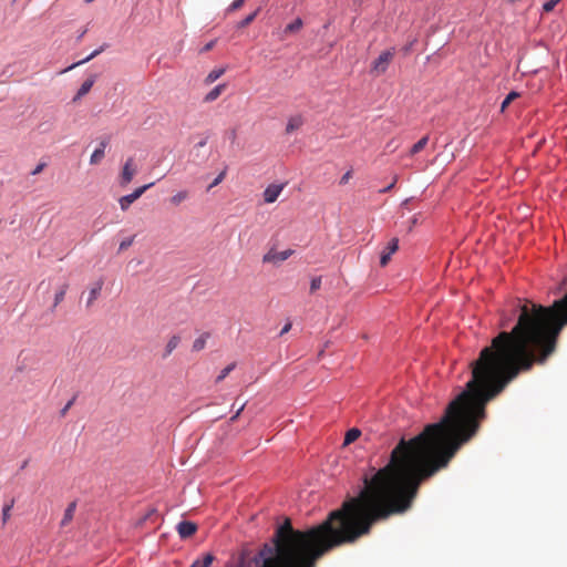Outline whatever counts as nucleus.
<instances>
[{
  "label": "nucleus",
  "mask_w": 567,
  "mask_h": 567,
  "mask_svg": "<svg viewBox=\"0 0 567 567\" xmlns=\"http://www.w3.org/2000/svg\"><path fill=\"white\" fill-rule=\"evenodd\" d=\"M225 177V172H221L209 186L210 188L218 185Z\"/></svg>",
  "instance_id": "f704fd0d"
},
{
  "label": "nucleus",
  "mask_w": 567,
  "mask_h": 567,
  "mask_svg": "<svg viewBox=\"0 0 567 567\" xmlns=\"http://www.w3.org/2000/svg\"><path fill=\"white\" fill-rule=\"evenodd\" d=\"M44 167H45V163H40V164H38L35 166V168L32 171L31 174L32 175H38V174H40L43 171Z\"/></svg>",
  "instance_id": "72a5a7b5"
},
{
  "label": "nucleus",
  "mask_w": 567,
  "mask_h": 567,
  "mask_svg": "<svg viewBox=\"0 0 567 567\" xmlns=\"http://www.w3.org/2000/svg\"><path fill=\"white\" fill-rule=\"evenodd\" d=\"M176 529L181 538H188L196 533L197 525L189 520H182L177 524Z\"/></svg>",
  "instance_id": "423d86ee"
},
{
  "label": "nucleus",
  "mask_w": 567,
  "mask_h": 567,
  "mask_svg": "<svg viewBox=\"0 0 567 567\" xmlns=\"http://www.w3.org/2000/svg\"><path fill=\"white\" fill-rule=\"evenodd\" d=\"M291 327H292V323H291L290 321H289V322H287V323L284 326V328L281 329V331H280V336H284V334L288 333V332L290 331Z\"/></svg>",
  "instance_id": "e433bc0d"
},
{
  "label": "nucleus",
  "mask_w": 567,
  "mask_h": 567,
  "mask_svg": "<svg viewBox=\"0 0 567 567\" xmlns=\"http://www.w3.org/2000/svg\"><path fill=\"white\" fill-rule=\"evenodd\" d=\"M102 287H103L102 280H97L95 284H93V286L90 288V291H89L86 307H91L95 302V300L99 298V296L101 293Z\"/></svg>",
  "instance_id": "9b49d317"
},
{
  "label": "nucleus",
  "mask_w": 567,
  "mask_h": 567,
  "mask_svg": "<svg viewBox=\"0 0 567 567\" xmlns=\"http://www.w3.org/2000/svg\"><path fill=\"white\" fill-rule=\"evenodd\" d=\"M394 55L395 50L393 48L382 51L380 55L372 62L370 73L374 76L384 74L393 61Z\"/></svg>",
  "instance_id": "f03ea898"
},
{
  "label": "nucleus",
  "mask_w": 567,
  "mask_h": 567,
  "mask_svg": "<svg viewBox=\"0 0 567 567\" xmlns=\"http://www.w3.org/2000/svg\"><path fill=\"white\" fill-rule=\"evenodd\" d=\"M244 408H245V403L239 406V409L236 411L235 415L231 417V421L236 420L239 416V414L241 413Z\"/></svg>",
  "instance_id": "a19ab883"
},
{
  "label": "nucleus",
  "mask_w": 567,
  "mask_h": 567,
  "mask_svg": "<svg viewBox=\"0 0 567 567\" xmlns=\"http://www.w3.org/2000/svg\"><path fill=\"white\" fill-rule=\"evenodd\" d=\"M154 185V183L145 184L143 186H140L134 189L132 193L136 199H138L148 188H151Z\"/></svg>",
  "instance_id": "c85d7f7f"
},
{
  "label": "nucleus",
  "mask_w": 567,
  "mask_h": 567,
  "mask_svg": "<svg viewBox=\"0 0 567 567\" xmlns=\"http://www.w3.org/2000/svg\"><path fill=\"white\" fill-rule=\"evenodd\" d=\"M519 96V94L515 91H512L511 93L507 94V96L505 97V100L502 102V105H501V111L504 112L505 109L515 100Z\"/></svg>",
  "instance_id": "cd10ccee"
},
{
  "label": "nucleus",
  "mask_w": 567,
  "mask_h": 567,
  "mask_svg": "<svg viewBox=\"0 0 567 567\" xmlns=\"http://www.w3.org/2000/svg\"><path fill=\"white\" fill-rule=\"evenodd\" d=\"M285 188V184H270L266 187V189L264 190V202L266 204H272L275 203L279 195L281 194V192L284 190Z\"/></svg>",
  "instance_id": "39448f33"
},
{
  "label": "nucleus",
  "mask_w": 567,
  "mask_h": 567,
  "mask_svg": "<svg viewBox=\"0 0 567 567\" xmlns=\"http://www.w3.org/2000/svg\"><path fill=\"white\" fill-rule=\"evenodd\" d=\"M72 404H73V400L69 401V402L66 403V405L62 409L61 414H62V415H65V414H66V412H68V410L71 408V405H72Z\"/></svg>",
  "instance_id": "ea45409f"
},
{
  "label": "nucleus",
  "mask_w": 567,
  "mask_h": 567,
  "mask_svg": "<svg viewBox=\"0 0 567 567\" xmlns=\"http://www.w3.org/2000/svg\"><path fill=\"white\" fill-rule=\"evenodd\" d=\"M69 286L64 284L54 295L53 309H55L63 300Z\"/></svg>",
  "instance_id": "5701e85b"
},
{
  "label": "nucleus",
  "mask_w": 567,
  "mask_h": 567,
  "mask_svg": "<svg viewBox=\"0 0 567 567\" xmlns=\"http://www.w3.org/2000/svg\"><path fill=\"white\" fill-rule=\"evenodd\" d=\"M559 2L560 0H548L543 4V10L545 12H551Z\"/></svg>",
  "instance_id": "c756f323"
},
{
  "label": "nucleus",
  "mask_w": 567,
  "mask_h": 567,
  "mask_svg": "<svg viewBox=\"0 0 567 567\" xmlns=\"http://www.w3.org/2000/svg\"><path fill=\"white\" fill-rule=\"evenodd\" d=\"M519 315L511 331H502L472 361V378L453 400L440 422L415 437L400 442H468L485 419V408L522 372L544 364L555 352L567 324V293L550 307L532 301L517 303Z\"/></svg>",
  "instance_id": "f257e3e1"
},
{
  "label": "nucleus",
  "mask_w": 567,
  "mask_h": 567,
  "mask_svg": "<svg viewBox=\"0 0 567 567\" xmlns=\"http://www.w3.org/2000/svg\"><path fill=\"white\" fill-rule=\"evenodd\" d=\"M216 44V40H212L210 42H208L202 50L200 52H207V51H210Z\"/></svg>",
  "instance_id": "c9c22d12"
},
{
  "label": "nucleus",
  "mask_w": 567,
  "mask_h": 567,
  "mask_svg": "<svg viewBox=\"0 0 567 567\" xmlns=\"http://www.w3.org/2000/svg\"><path fill=\"white\" fill-rule=\"evenodd\" d=\"M107 44H103L100 49L93 51L89 56H86L85 59L72 64L71 66H69L68 69H65L63 72L65 71H69V70H72L73 68L78 66V65H81L83 63H86L89 62L90 60H92L93 58H95L96 55H99L100 53H102L105 49H106Z\"/></svg>",
  "instance_id": "a211bd4d"
},
{
  "label": "nucleus",
  "mask_w": 567,
  "mask_h": 567,
  "mask_svg": "<svg viewBox=\"0 0 567 567\" xmlns=\"http://www.w3.org/2000/svg\"><path fill=\"white\" fill-rule=\"evenodd\" d=\"M214 560L215 557L213 554H205L202 558L194 560L190 567H210Z\"/></svg>",
  "instance_id": "2eb2a0df"
},
{
  "label": "nucleus",
  "mask_w": 567,
  "mask_h": 567,
  "mask_svg": "<svg viewBox=\"0 0 567 567\" xmlns=\"http://www.w3.org/2000/svg\"><path fill=\"white\" fill-rule=\"evenodd\" d=\"M75 509H76V503L75 502H71L68 505L66 509L64 511V515H63V518L61 520V526L62 527H64V526H66L68 524L71 523V520L73 519Z\"/></svg>",
  "instance_id": "4468645a"
},
{
  "label": "nucleus",
  "mask_w": 567,
  "mask_h": 567,
  "mask_svg": "<svg viewBox=\"0 0 567 567\" xmlns=\"http://www.w3.org/2000/svg\"><path fill=\"white\" fill-rule=\"evenodd\" d=\"M303 125V118L301 115H295L291 116L288 120L287 126H286V133L290 134L297 130H299Z\"/></svg>",
  "instance_id": "f8f14e48"
},
{
  "label": "nucleus",
  "mask_w": 567,
  "mask_h": 567,
  "mask_svg": "<svg viewBox=\"0 0 567 567\" xmlns=\"http://www.w3.org/2000/svg\"><path fill=\"white\" fill-rule=\"evenodd\" d=\"M292 254L293 251L291 249H287L284 251L270 249L267 254L264 255L262 261L277 265L287 260Z\"/></svg>",
  "instance_id": "20e7f679"
},
{
  "label": "nucleus",
  "mask_w": 567,
  "mask_h": 567,
  "mask_svg": "<svg viewBox=\"0 0 567 567\" xmlns=\"http://www.w3.org/2000/svg\"><path fill=\"white\" fill-rule=\"evenodd\" d=\"M320 287H321V278H320V277L313 278V279L311 280V284H310V291H311V292H315V291H316V290H318Z\"/></svg>",
  "instance_id": "473e14b6"
},
{
  "label": "nucleus",
  "mask_w": 567,
  "mask_h": 567,
  "mask_svg": "<svg viewBox=\"0 0 567 567\" xmlns=\"http://www.w3.org/2000/svg\"><path fill=\"white\" fill-rule=\"evenodd\" d=\"M360 435H361V431L359 429H355V427L350 429L346 433L343 444L349 445V444L353 443L354 441H357L360 437Z\"/></svg>",
  "instance_id": "aec40b11"
},
{
  "label": "nucleus",
  "mask_w": 567,
  "mask_h": 567,
  "mask_svg": "<svg viewBox=\"0 0 567 567\" xmlns=\"http://www.w3.org/2000/svg\"><path fill=\"white\" fill-rule=\"evenodd\" d=\"M138 173V165L134 157L126 158L118 176V183L122 187L127 186Z\"/></svg>",
  "instance_id": "7ed1b4c3"
},
{
  "label": "nucleus",
  "mask_w": 567,
  "mask_h": 567,
  "mask_svg": "<svg viewBox=\"0 0 567 567\" xmlns=\"http://www.w3.org/2000/svg\"><path fill=\"white\" fill-rule=\"evenodd\" d=\"M236 368V363L233 362L230 364H228L227 367H225L219 375L216 378V383H219L221 382L234 369Z\"/></svg>",
  "instance_id": "a878e982"
},
{
  "label": "nucleus",
  "mask_w": 567,
  "mask_h": 567,
  "mask_svg": "<svg viewBox=\"0 0 567 567\" xmlns=\"http://www.w3.org/2000/svg\"><path fill=\"white\" fill-rule=\"evenodd\" d=\"M13 504H14V501H13V499H11V502H10L9 504L4 505V506H3V508H2V524H3V525H6V524H7V522H8V520L10 519V517H11L10 512H11V509H12V507H13Z\"/></svg>",
  "instance_id": "bb28decb"
},
{
  "label": "nucleus",
  "mask_w": 567,
  "mask_h": 567,
  "mask_svg": "<svg viewBox=\"0 0 567 567\" xmlns=\"http://www.w3.org/2000/svg\"><path fill=\"white\" fill-rule=\"evenodd\" d=\"M429 143V136H423L419 142H416L410 150V155L413 156L417 153H420L421 151H423L425 148V146L427 145Z\"/></svg>",
  "instance_id": "412c9836"
},
{
  "label": "nucleus",
  "mask_w": 567,
  "mask_h": 567,
  "mask_svg": "<svg viewBox=\"0 0 567 567\" xmlns=\"http://www.w3.org/2000/svg\"><path fill=\"white\" fill-rule=\"evenodd\" d=\"M209 338V333L205 332L198 338H196L193 342L192 349L195 352L202 351L206 347L207 339Z\"/></svg>",
  "instance_id": "f3484780"
},
{
  "label": "nucleus",
  "mask_w": 567,
  "mask_h": 567,
  "mask_svg": "<svg viewBox=\"0 0 567 567\" xmlns=\"http://www.w3.org/2000/svg\"><path fill=\"white\" fill-rule=\"evenodd\" d=\"M244 3H245V0H235L228 7L227 11L228 12L236 11V10L240 9L244 6Z\"/></svg>",
  "instance_id": "2f4dec72"
},
{
  "label": "nucleus",
  "mask_w": 567,
  "mask_h": 567,
  "mask_svg": "<svg viewBox=\"0 0 567 567\" xmlns=\"http://www.w3.org/2000/svg\"><path fill=\"white\" fill-rule=\"evenodd\" d=\"M106 146L107 142L105 140L101 141L100 146L92 153L90 157L91 165H97L104 158Z\"/></svg>",
  "instance_id": "9d476101"
},
{
  "label": "nucleus",
  "mask_w": 567,
  "mask_h": 567,
  "mask_svg": "<svg viewBox=\"0 0 567 567\" xmlns=\"http://www.w3.org/2000/svg\"><path fill=\"white\" fill-rule=\"evenodd\" d=\"M137 199L135 198V196L131 193L128 195H125V196H122L120 199H118V204H120V207L123 212L127 210L128 207L134 203L136 202Z\"/></svg>",
  "instance_id": "4be33fe9"
},
{
  "label": "nucleus",
  "mask_w": 567,
  "mask_h": 567,
  "mask_svg": "<svg viewBox=\"0 0 567 567\" xmlns=\"http://www.w3.org/2000/svg\"><path fill=\"white\" fill-rule=\"evenodd\" d=\"M236 136H237L236 131H235V130H231V131H230V136H229V137H230V140H231V141H235V140H236Z\"/></svg>",
  "instance_id": "37998d69"
},
{
  "label": "nucleus",
  "mask_w": 567,
  "mask_h": 567,
  "mask_svg": "<svg viewBox=\"0 0 567 567\" xmlns=\"http://www.w3.org/2000/svg\"><path fill=\"white\" fill-rule=\"evenodd\" d=\"M94 0H85L86 3H91L93 2Z\"/></svg>",
  "instance_id": "a18cd8bd"
},
{
  "label": "nucleus",
  "mask_w": 567,
  "mask_h": 567,
  "mask_svg": "<svg viewBox=\"0 0 567 567\" xmlns=\"http://www.w3.org/2000/svg\"><path fill=\"white\" fill-rule=\"evenodd\" d=\"M190 197L188 189H181L169 197V204L174 207H178Z\"/></svg>",
  "instance_id": "1a4fd4ad"
},
{
  "label": "nucleus",
  "mask_w": 567,
  "mask_h": 567,
  "mask_svg": "<svg viewBox=\"0 0 567 567\" xmlns=\"http://www.w3.org/2000/svg\"><path fill=\"white\" fill-rule=\"evenodd\" d=\"M205 145H206V141H200V142L197 144V146H198V147H203V146H205Z\"/></svg>",
  "instance_id": "c03bdc74"
},
{
  "label": "nucleus",
  "mask_w": 567,
  "mask_h": 567,
  "mask_svg": "<svg viewBox=\"0 0 567 567\" xmlns=\"http://www.w3.org/2000/svg\"><path fill=\"white\" fill-rule=\"evenodd\" d=\"M303 25V22L300 18H297L291 23L287 24L285 28V33H295L298 32Z\"/></svg>",
  "instance_id": "b1692460"
},
{
  "label": "nucleus",
  "mask_w": 567,
  "mask_h": 567,
  "mask_svg": "<svg viewBox=\"0 0 567 567\" xmlns=\"http://www.w3.org/2000/svg\"><path fill=\"white\" fill-rule=\"evenodd\" d=\"M226 84H218L210 92H208L204 99L205 102H213L217 100L220 94L225 91Z\"/></svg>",
  "instance_id": "dca6fc26"
},
{
  "label": "nucleus",
  "mask_w": 567,
  "mask_h": 567,
  "mask_svg": "<svg viewBox=\"0 0 567 567\" xmlns=\"http://www.w3.org/2000/svg\"><path fill=\"white\" fill-rule=\"evenodd\" d=\"M95 79H96L95 75H91L89 79H86L82 83V85L79 89L78 93L73 97V102H76V101L81 100L84 95H86L90 92V90L92 89L93 84L95 83Z\"/></svg>",
  "instance_id": "6e6552de"
},
{
  "label": "nucleus",
  "mask_w": 567,
  "mask_h": 567,
  "mask_svg": "<svg viewBox=\"0 0 567 567\" xmlns=\"http://www.w3.org/2000/svg\"><path fill=\"white\" fill-rule=\"evenodd\" d=\"M260 9H256L252 13H250L249 16H247L244 20H241L240 22H238L237 24V28L238 29H244L246 28L247 25H249L255 19L256 17L258 16Z\"/></svg>",
  "instance_id": "393cba45"
},
{
  "label": "nucleus",
  "mask_w": 567,
  "mask_h": 567,
  "mask_svg": "<svg viewBox=\"0 0 567 567\" xmlns=\"http://www.w3.org/2000/svg\"><path fill=\"white\" fill-rule=\"evenodd\" d=\"M509 321H511V317H507V318H506V317H504V316H503V317H502V319H501V323H499V326H501L502 328H506V327L508 326Z\"/></svg>",
  "instance_id": "58836bf2"
},
{
  "label": "nucleus",
  "mask_w": 567,
  "mask_h": 567,
  "mask_svg": "<svg viewBox=\"0 0 567 567\" xmlns=\"http://www.w3.org/2000/svg\"><path fill=\"white\" fill-rule=\"evenodd\" d=\"M133 241H134V236L122 240L120 243L118 250L120 251L126 250L130 246H132Z\"/></svg>",
  "instance_id": "7c9ffc66"
},
{
  "label": "nucleus",
  "mask_w": 567,
  "mask_h": 567,
  "mask_svg": "<svg viewBox=\"0 0 567 567\" xmlns=\"http://www.w3.org/2000/svg\"><path fill=\"white\" fill-rule=\"evenodd\" d=\"M226 72V68H218L212 70L205 79L206 84H212L216 80H218Z\"/></svg>",
  "instance_id": "6ab92c4d"
},
{
  "label": "nucleus",
  "mask_w": 567,
  "mask_h": 567,
  "mask_svg": "<svg viewBox=\"0 0 567 567\" xmlns=\"http://www.w3.org/2000/svg\"><path fill=\"white\" fill-rule=\"evenodd\" d=\"M395 182H396V177L394 178V181H393V183H392V184H390L389 186H386V187H385L384 189H382L381 192H382V193L389 192V190L394 186Z\"/></svg>",
  "instance_id": "79ce46f5"
},
{
  "label": "nucleus",
  "mask_w": 567,
  "mask_h": 567,
  "mask_svg": "<svg viewBox=\"0 0 567 567\" xmlns=\"http://www.w3.org/2000/svg\"><path fill=\"white\" fill-rule=\"evenodd\" d=\"M179 343L181 337L177 334L172 336L165 346L163 358L169 357L173 353V351L178 347Z\"/></svg>",
  "instance_id": "ddd939ff"
},
{
  "label": "nucleus",
  "mask_w": 567,
  "mask_h": 567,
  "mask_svg": "<svg viewBox=\"0 0 567 567\" xmlns=\"http://www.w3.org/2000/svg\"><path fill=\"white\" fill-rule=\"evenodd\" d=\"M399 249V240L398 238H393L388 247L381 252V257H380V265L382 267H385L390 259H391V256Z\"/></svg>",
  "instance_id": "0eeeda50"
},
{
  "label": "nucleus",
  "mask_w": 567,
  "mask_h": 567,
  "mask_svg": "<svg viewBox=\"0 0 567 567\" xmlns=\"http://www.w3.org/2000/svg\"><path fill=\"white\" fill-rule=\"evenodd\" d=\"M350 177H351V172L349 171V172H347V173L341 177V179H340V184H342V185H343V184H347V183H348V181L350 179Z\"/></svg>",
  "instance_id": "4c0bfd02"
}]
</instances>
